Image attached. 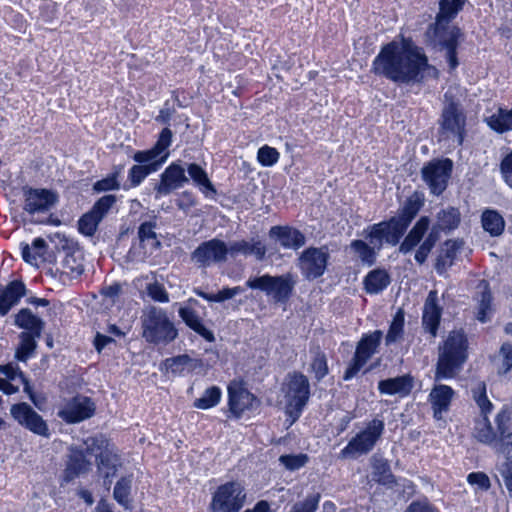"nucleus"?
<instances>
[{"label": "nucleus", "instance_id": "1", "mask_svg": "<svg viewBox=\"0 0 512 512\" xmlns=\"http://www.w3.org/2000/svg\"><path fill=\"white\" fill-rule=\"evenodd\" d=\"M370 71L398 85L422 83L426 74L434 78L439 74L438 69L429 63L424 48L410 37L382 45Z\"/></svg>", "mask_w": 512, "mask_h": 512}, {"label": "nucleus", "instance_id": "2", "mask_svg": "<svg viewBox=\"0 0 512 512\" xmlns=\"http://www.w3.org/2000/svg\"><path fill=\"white\" fill-rule=\"evenodd\" d=\"M425 203V195L421 191H414L406 198L395 216L387 220L367 226L362 235L380 251L385 244L396 246L400 243L408 227L415 219Z\"/></svg>", "mask_w": 512, "mask_h": 512}, {"label": "nucleus", "instance_id": "3", "mask_svg": "<svg viewBox=\"0 0 512 512\" xmlns=\"http://www.w3.org/2000/svg\"><path fill=\"white\" fill-rule=\"evenodd\" d=\"M469 357V340L465 332L452 330L438 347L436 380L453 379Z\"/></svg>", "mask_w": 512, "mask_h": 512}, {"label": "nucleus", "instance_id": "4", "mask_svg": "<svg viewBox=\"0 0 512 512\" xmlns=\"http://www.w3.org/2000/svg\"><path fill=\"white\" fill-rule=\"evenodd\" d=\"M142 338L152 345L166 346L178 337V329L166 310L150 306L141 317Z\"/></svg>", "mask_w": 512, "mask_h": 512}, {"label": "nucleus", "instance_id": "5", "mask_svg": "<svg viewBox=\"0 0 512 512\" xmlns=\"http://www.w3.org/2000/svg\"><path fill=\"white\" fill-rule=\"evenodd\" d=\"M51 241L56 243V248L62 250L65 256L61 262V268L49 267L45 270V275L57 279L63 286L73 285V280L79 278L84 272V266L81 259L77 258L73 252L75 243L59 232L51 237Z\"/></svg>", "mask_w": 512, "mask_h": 512}, {"label": "nucleus", "instance_id": "6", "mask_svg": "<svg viewBox=\"0 0 512 512\" xmlns=\"http://www.w3.org/2000/svg\"><path fill=\"white\" fill-rule=\"evenodd\" d=\"M480 444L504 456L505 464H512V408L503 405L494 416V430Z\"/></svg>", "mask_w": 512, "mask_h": 512}, {"label": "nucleus", "instance_id": "7", "mask_svg": "<svg viewBox=\"0 0 512 512\" xmlns=\"http://www.w3.org/2000/svg\"><path fill=\"white\" fill-rule=\"evenodd\" d=\"M260 399L247 387L242 377L229 381L227 385L228 418L239 420L244 416L250 417L259 409Z\"/></svg>", "mask_w": 512, "mask_h": 512}, {"label": "nucleus", "instance_id": "8", "mask_svg": "<svg viewBox=\"0 0 512 512\" xmlns=\"http://www.w3.org/2000/svg\"><path fill=\"white\" fill-rule=\"evenodd\" d=\"M247 499V492L242 482L230 480L220 484L212 493L208 505L209 512H240Z\"/></svg>", "mask_w": 512, "mask_h": 512}, {"label": "nucleus", "instance_id": "9", "mask_svg": "<svg viewBox=\"0 0 512 512\" xmlns=\"http://www.w3.org/2000/svg\"><path fill=\"white\" fill-rule=\"evenodd\" d=\"M310 394L309 380L302 372L294 371L288 374L285 384L286 413L293 422L300 418Z\"/></svg>", "mask_w": 512, "mask_h": 512}, {"label": "nucleus", "instance_id": "10", "mask_svg": "<svg viewBox=\"0 0 512 512\" xmlns=\"http://www.w3.org/2000/svg\"><path fill=\"white\" fill-rule=\"evenodd\" d=\"M382 338V330H374L362 334L357 342L355 352L342 375L344 381H350L357 376L371 357L378 351Z\"/></svg>", "mask_w": 512, "mask_h": 512}, {"label": "nucleus", "instance_id": "11", "mask_svg": "<svg viewBox=\"0 0 512 512\" xmlns=\"http://www.w3.org/2000/svg\"><path fill=\"white\" fill-rule=\"evenodd\" d=\"M439 132L445 138H453L459 146L466 136V114L457 101L451 100L442 110L439 118Z\"/></svg>", "mask_w": 512, "mask_h": 512}, {"label": "nucleus", "instance_id": "12", "mask_svg": "<svg viewBox=\"0 0 512 512\" xmlns=\"http://www.w3.org/2000/svg\"><path fill=\"white\" fill-rule=\"evenodd\" d=\"M471 393L479 408V415L473 420L472 437L476 442H480L494 430V420L490 419L494 405L488 398L485 382H479L476 387L472 388Z\"/></svg>", "mask_w": 512, "mask_h": 512}, {"label": "nucleus", "instance_id": "13", "mask_svg": "<svg viewBox=\"0 0 512 512\" xmlns=\"http://www.w3.org/2000/svg\"><path fill=\"white\" fill-rule=\"evenodd\" d=\"M385 429L383 420L373 418L364 429L356 433L341 450L343 456L368 454L373 450Z\"/></svg>", "mask_w": 512, "mask_h": 512}, {"label": "nucleus", "instance_id": "14", "mask_svg": "<svg viewBox=\"0 0 512 512\" xmlns=\"http://www.w3.org/2000/svg\"><path fill=\"white\" fill-rule=\"evenodd\" d=\"M228 257V244L216 237L201 242L190 255L192 263L200 269L221 265Z\"/></svg>", "mask_w": 512, "mask_h": 512}, {"label": "nucleus", "instance_id": "15", "mask_svg": "<svg viewBox=\"0 0 512 512\" xmlns=\"http://www.w3.org/2000/svg\"><path fill=\"white\" fill-rule=\"evenodd\" d=\"M452 170L453 161L449 158L434 159L422 167V179L432 195L440 196L443 194L447 189Z\"/></svg>", "mask_w": 512, "mask_h": 512}, {"label": "nucleus", "instance_id": "16", "mask_svg": "<svg viewBox=\"0 0 512 512\" xmlns=\"http://www.w3.org/2000/svg\"><path fill=\"white\" fill-rule=\"evenodd\" d=\"M329 259V248L326 245L306 248L298 258L301 275L309 281L320 278L327 269Z\"/></svg>", "mask_w": 512, "mask_h": 512}, {"label": "nucleus", "instance_id": "17", "mask_svg": "<svg viewBox=\"0 0 512 512\" xmlns=\"http://www.w3.org/2000/svg\"><path fill=\"white\" fill-rule=\"evenodd\" d=\"M23 210L29 215L45 214L59 202L57 191L48 188H35L25 185L21 189Z\"/></svg>", "mask_w": 512, "mask_h": 512}, {"label": "nucleus", "instance_id": "18", "mask_svg": "<svg viewBox=\"0 0 512 512\" xmlns=\"http://www.w3.org/2000/svg\"><path fill=\"white\" fill-rule=\"evenodd\" d=\"M95 412L94 400L89 396L77 393L65 401L63 407L57 412V416L67 424H77L90 419Z\"/></svg>", "mask_w": 512, "mask_h": 512}, {"label": "nucleus", "instance_id": "19", "mask_svg": "<svg viewBox=\"0 0 512 512\" xmlns=\"http://www.w3.org/2000/svg\"><path fill=\"white\" fill-rule=\"evenodd\" d=\"M10 414L20 426L30 432L42 437L50 436L47 422L28 403L13 404L10 408Z\"/></svg>", "mask_w": 512, "mask_h": 512}, {"label": "nucleus", "instance_id": "20", "mask_svg": "<svg viewBox=\"0 0 512 512\" xmlns=\"http://www.w3.org/2000/svg\"><path fill=\"white\" fill-rule=\"evenodd\" d=\"M187 183H189V178L185 175V168L179 161L172 162L160 174L159 182L154 185V197L159 200L184 187Z\"/></svg>", "mask_w": 512, "mask_h": 512}, {"label": "nucleus", "instance_id": "21", "mask_svg": "<svg viewBox=\"0 0 512 512\" xmlns=\"http://www.w3.org/2000/svg\"><path fill=\"white\" fill-rule=\"evenodd\" d=\"M449 23L438 22L435 20L427 29V36L430 39V44L438 51H443L446 43H459L462 37L461 29L457 26H449Z\"/></svg>", "mask_w": 512, "mask_h": 512}, {"label": "nucleus", "instance_id": "22", "mask_svg": "<svg viewBox=\"0 0 512 512\" xmlns=\"http://www.w3.org/2000/svg\"><path fill=\"white\" fill-rule=\"evenodd\" d=\"M283 249L298 250L306 243V237L299 229L290 225H275L268 232Z\"/></svg>", "mask_w": 512, "mask_h": 512}, {"label": "nucleus", "instance_id": "23", "mask_svg": "<svg viewBox=\"0 0 512 512\" xmlns=\"http://www.w3.org/2000/svg\"><path fill=\"white\" fill-rule=\"evenodd\" d=\"M438 290H429L422 315V327L431 338H435L441 323L442 308L437 304Z\"/></svg>", "mask_w": 512, "mask_h": 512}, {"label": "nucleus", "instance_id": "24", "mask_svg": "<svg viewBox=\"0 0 512 512\" xmlns=\"http://www.w3.org/2000/svg\"><path fill=\"white\" fill-rule=\"evenodd\" d=\"M93 445L96 446L100 453L95 456L96 464L99 470L103 471L104 481L110 482V479L115 475L119 465V456L109 448V442L102 440L100 444L97 438H93Z\"/></svg>", "mask_w": 512, "mask_h": 512}, {"label": "nucleus", "instance_id": "25", "mask_svg": "<svg viewBox=\"0 0 512 512\" xmlns=\"http://www.w3.org/2000/svg\"><path fill=\"white\" fill-rule=\"evenodd\" d=\"M87 454H90L89 448L86 450L78 447L71 448L62 476L65 483L73 481L89 469L90 461L87 459Z\"/></svg>", "mask_w": 512, "mask_h": 512}, {"label": "nucleus", "instance_id": "26", "mask_svg": "<svg viewBox=\"0 0 512 512\" xmlns=\"http://www.w3.org/2000/svg\"><path fill=\"white\" fill-rule=\"evenodd\" d=\"M454 393L453 388L445 384H438L433 387L429 394V402L435 419H441L442 413L449 410Z\"/></svg>", "mask_w": 512, "mask_h": 512}, {"label": "nucleus", "instance_id": "27", "mask_svg": "<svg viewBox=\"0 0 512 512\" xmlns=\"http://www.w3.org/2000/svg\"><path fill=\"white\" fill-rule=\"evenodd\" d=\"M414 387V379L410 374L387 378L378 382V391L384 395L408 396Z\"/></svg>", "mask_w": 512, "mask_h": 512}, {"label": "nucleus", "instance_id": "28", "mask_svg": "<svg viewBox=\"0 0 512 512\" xmlns=\"http://www.w3.org/2000/svg\"><path fill=\"white\" fill-rule=\"evenodd\" d=\"M266 246L259 239H252V242L246 240L233 241L228 245V255L236 258L238 255H253L258 261L264 260L266 256Z\"/></svg>", "mask_w": 512, "mask_h": 512}, {"label": "nucleus", "instance_id": "29", "mask_svg": "<svg viewBox=\"0 0 512 512\" xmlns=\"http://www.w3.org/2000/svg\"><path fill=\"white\" fill-rule=\"evenodd\" d=\"M20 250L22 258L26 263L39 267V264L44 262L47 244L43 238L37 237L33 239L31 245L21 242Z\"/></svg>", "mask_w": 512, "mask_h": 512}, {"label": "nucleus", "instance_id": "30", "mask_svg": "<svg viewBox=\"0 0 512 512\" xmlns=\"http://www.w3.org/2000/svg\"><path fill=\"white\" fill-rule=\"evenodd\" d=\"M179 316L191 330L206 341L213 342L215 340L214 333L203 324L202 319L193 308L181 307L179 309Z\"/></svg>", "mask_w": 512, "mask_h": 512}, {"label": "nucleus", "instance_id": "31", "mask_svg": "<svg viewBox=\"0 0 512 512\" xmlns=\"http://www.w3.org/2000/svg\"><path fill=\"white\" fill-rule=\"evenodd\" d=\"M194 362L195 360L188 354H180L162 360L159 370L164 374L182 375L185 371L195 369L196 365Z\"/></svg>", "mask_w": 512, "mask_h": 512}, {"label": "nucleus", "instance_id": "32", "mask_svg": "<svg viewBox=\"0 0 512 512\" xmlns=\"http://www.w3.org/2000/svg\"><path fill=\"white\" fill-rule=\"evenodd\" d=\"M186 171L195 186L199 188V190L206 198H214V196L217 194V190L213 183L210 181L207 172L199 164H188L187 168L185 169V172Z\"/></svg>", "mask_w": 512, "mask_h": 512}, {"label": "nucleus", "instance_id": "33", "mask_svg": "<svg viewBox=\"0 0 512 512\" xmlns=\"http://www.w3.org/2000/svg\"><path fill=\"white\" fill-rule=\"evenodd\" d=\"M461 246L462 241L459 240L449 239L445 241L444 247L441 249L435 262V270L439 275H444L448 268L453 265Z\"/></svg>", "mask_w": 512, "mask_h": 512}, {"label": "nucleus", "instance_id": "34", "mask_svg": "<svg viewBox=\"0 0 512 512\" xmlns=\"http://www.w3.org/2000/svg\"><path fill=\"white\" fill-rule=\"evenodd\" d=\"M15 325L23 329V332L42 335L45 322L35 315L29 308H22L15 315Z\"/></svg>", "mask_w": 512, "mask_h": 512}, {"label": "nucleus", "instance_id": "35", "mask_svg": "<svg viewBox=\"0 0 512 512\" xmlns=\"http://www.w3.org/2000/svg\"><path fill=\"white\" fill-rule=\"evenodd\" d=\"M295 284L291 274L281 276L263 275L247 281V288H293Z\"/></svg>", "mask_w": 512, "mask_h": 512}, {"label": "nucleus", "instance_id": "36", "mask_svg": "<svg viewBox=\"0 0 512 512\" xmlns=\"http://www.w3.org/2000/svg\"><path fill=\"white\" fill-rule=\"evenodd\" d=\"M133 474L121 476L115 483L113 499L124 509L132 507Z\"/></svg>", "mask_w": 512, "mask_h": 512}, {"label": "nucleus", "instance_id": "37", "mask_svg": "<svg viewBox=\"0 0 512 512\" xmlns=\"http://www.w3.org/2000/svg\"><path fill=\"white\" fill-rule=\"evenodd\" d=\"M41 335L21 332L19 334V343L15 350V359L19 362H27L35 353L37 349V339Z\"/></svg>", "mask_w": 512, "mask_h": 512}, {"label": "nucleus", "instance_id": "38", "mask_svg": "<svg viewBox=\"0 0 512 512\" xmlns=\"http://www.w3.org/2000/svg\"><path fill=\"white\" fill-rule=\"evenodd\" d=\"M488 127L498 134L512 131V108H498L491 116L485 119Z\"/></svg>", "mask_w": 512, "mask_h": 512}, {"label": "nucleus", "instance_id": "39", "mask_svg": "<svg viewBox=\"0 0 512 512\" xmlns=\"http://www.w3.org/2000/svg\"><path fill=\"white\" fill-rule=\"evenodd\" d=\"M481 224L483 229L492 237L500 236L505 229L503 216L493 209H486L482 212Z\"/></svg>", "mask_w": 512, "mask_h": 512}, {"label": "nucleus", "instance_id": "40", "mask_svg": "<svg viewBox=\"0 0 512 512\" xmlns=\"http://www.w3.org/2000/svg\"><path fill=\"white\" fill-rule=\"evenodd\" d=\"M436 223L434 224L445 233L455 230L461 221V214L458 208L448 207L441 209L436 215Z\"/></svg>", "mask_w": 512, "mask_h": 512}, {"label": "nucleus", "instance_id": "41", "mask_svg": "<svg viewBox=\"0 0 512 512\" xmlns=\"http://www.w3.org/2000/svg\"><path fill=\"white\" fill-rule=\"evenodd\" d=\"M350 248L363 264L368 266L375 264L379 252L375 245H371L364 240L356 239L351 241Z\"/></svg>", "mask_w": 512, "mask_h": 512}, {"label": "nucleus", "instance_id": "42", "mask_svg": "<svg viewBox=\"0 0 512 512\" xmlns=\"http://www.w3.org/2000/svg\"><path fill=\"white\" fill-rule=\"evenodd\" d=\"M464 3L465 0H440L439 12L435 17V20H438V22L450 23L463 9Z\"/></svg>", "mask_w": 512, "mask_h": 512}, {"label": "nucleus", "instance_id": "43", "mask_svg": "<svg viewBox=\"0 0 512 512\" xmlns=\"http://www.w3.org/2000/svg\"><path fill=\"white\" fill-rule=\"evenodd\" d=\"M169 153H165L161 155L156 149L151 147L147 150H138L136 151L132 159L140 164V165H157V171L163 166V164L167 161Z\"/></svg>", "mask_w": 512, "mask_h": 512}, {"label": "nucleus", "instance_id": "44", "mask_svg": "<svg viewBox=\"0 0 512 512\" xmlns=\"http://www.w3.org/2000/svg\"><path fill=\"white\" fill-rule=\"evenodd\" d=\"M405 314L399 309L393 316L389 329L385 336V344L387 346L400 341L404 336Z\"/></svg>", "mask_w": 512, "mask_h": 512}, {"label": "nucleus", "instance_id": "45", "mask_svg": "<svg viewBox=\"0 0 512 512\" xmlns=\"http://www.w3.org/2000/svg\"><path fill=\"white\" fill-rule=\"evenodd\" d=\"M157 172V165H133L128 171V182L129 186L123 188H136L142 184V182L150 175Z\"/></svg>", "mask_w": 512, "mask_h": 512}, {"label": "nucleus", "instance_id": "46", "mask_svg": "<svg viewBox=\"0 0 512 512\" xmlns=\"http://www.w3.org/2000/svg\"><path fill=\"white\" fill-rule=\"evenodd\" d=\"M222 397L220 387L213 385L205 389L202 396L194 401V407L202 410H208L217 406Z\"/></svg>", "mask_w": 512, "mask_h": 512}, {"label": "nucleus", "instance_id": "47", "mask_svg": "<svg viewBox=\"0 0 512 512\" xmlns=\"http://www.w3.org/2000/svg\"><path fill=\"white\" fill-rule=\"evenodd\" d=\"M28 290H0V315L5 316L11 308L18 304Z\"/></svg>", "mask_w": 512, "mask_h": 512}, {"label": "nucleus", "instance_id": "48", "mask_svg": "<svg viewBox=\"0 0 512 512\" xmlns=\"http://www.w3.org/2000/svg\"><path fill=\"white\" fill-rule=\"evenodd\" d=\"M391 282L390 275L385 269H374L364 279V288H387Z\"/></svg>", "mask_w": 512, "mask_h": 512}, {"label": "nucleus", "instance_id": "49", "mask_svg": "<svg viewBox=\"0 0 512 512\" xmlns=\"http://www.w3.org/2000/svg\"><path fill=\"white\" fill-rule=\"evenodd\" d=\"M100 223L101 220L89 210L79 218L77 222L78 231L84 236L92 237Z\"/></svg>", "mask_w": 512, "mask_h": 512}, {"label": "nucleus", "instance_id": "50", "mask_svg": "<svg viewBox=\"0 0 512 512\" xmlns=\"http://www.w3.org/2000/svg\"><path fill=\"white\" fill-rule=\"evenodd\" d=\"M492 290H482L476 319L481 323L490 321L492 314Z\"/></svg>", "mask_w": 512, "mask_h": 512}, {"label": "nucleus", "instance_id": "51", "mask_svg": "<svg viewBox=\"0 0 512 512\" xmlns=\"http://www.w3.org/2000/svg\"><path fill=\"white\" fill-rule=\"evenodd\" d=\"M116 201L117 198L115 195H104L93 204L90 211L102 221L110 209L114 206Z\"/></svg>", "mask_w": 512, "mask_h": 512}, {"label": "nucleus", "instance_id": "52", "mask_svg": "<svg viewBox=\"0 0 512 512\" xmlns=\"http://www.w3.org/2000/svg\"><path fill=\"white\" fill-rule=\"evenodd\" d=\"M280 158V153L274 147L263 145L257 151V161L262 167L274 166Z\"/></svg>", "mask_w": 512, "mask_h": 512}, {"label": "nucleus", "instance_id": "53", "mask_svg": "<svg viewBox=\"0 0 512 512\" xmlns=\"http://www.w3.org/2000/svg\"><path fill=\"white\" fill-rule=\"evenodd\" d=\"M311 369L315 374V378L320 381L329 374V366L326 354L318 350L312 358Z\"/></svg>", "mask_w": 512, "mask_h": 512}, {"label": "nucleus", "instance_id": "54", "mask_svg": "<svg viewBox=\"0 0 512 512\" xmlns=\"http://www.w3.org/2000/svg\"><path fill=\"white\" fill-rule=\"evenodd\" d=\"M279 461L287 470L296 471L309 462V456L304 453L284 454L279 457Z\"/></svg>", "mask_w": 512, "mask_h": 512}, {"label": "nucleus", "instance_id": "55", "mask_svg": "<svg viewBox=\"0 0 512 512\" xmlns=\"http://www.w3.org/2000/svg\"><path fill=\"white\" fill-rule=\"evenodd\" d=\"M321 500V494L315 492L309 494L304 500L293 505L290 512H316Z\"/></svg>", "mask_w": 512, "mask_h": 512}, {"label": "nucleus", "instance_id": "56", "mask_svg": "<svg viewBox=\"0 0 512 512\" xmlns=\"http://www.w3.org/2000/svg\"><path fill=\"white\" fill-rule=\"evenodd\" d=\"M498 355L501 360L499 373L506 374L512 369V342L502 343Z\"/></svg>", "mask_w": 512, "mask_h": 512}, {"label": "nucleus", "instance_id": "57", "mask_svg": "<svg viewBox=\"0 0 512 512\" xmlns=\"http://www.w3.org/2000/svg\"><path fill=\"white\" fill-rule=\"evenodd\" d=\"M241 291L242 290H217L216 293H213L206 290H195V292L202 298L216 302L229 300Z\"/></svg>", "mask_w": 512, "mask_h": 512}, {"label": "nucleus", "instance_id": "58", "mask_svg": "<svg viewBox=\"0 0 512 512\" xmlns=\"http://www.w3.org/2000/svg\"><path fill=\"white\" fill-rule=\"evenodd\" d=\"M172 138L173 133L171 129L168 126L164 127L159 133L156 143L152 147L156 149L161 155H164L165 153H168L167 149L172 144Z\"/></svg>", "mask_w": 512, "mask_h": 512}, {"label": "nucleus", "instance_id": "59", "mask_svg": "<svg viewBox=\"0 0 512 512\" xmlns=\"http://www.w3.org/2000/svg\"><path fill=\"white\" fill-rule=\"evenodd\" d=\"M405 512H440L427 497L413 500L406 508Z\"/></svg>", "mask_w": 512, "mask_h": 512}, {"label": "nucleus", "instance_id": "60", "mask_svg": "<svg viewBox=\"0 0 512 512\" xmlns=\"http://www.w3.org/2000/svg\"><path fill=\"white\" fill-rule=\"evenodd\" d=\"M121 187L119 180L114 179L109 174L102 178L101 180L96 181L93 184V191L96 193L107 192L119 190Z\"/></svg>", "mask_w": 512, "mask_h": 512}, {"label": "nucleus", "instance_id": "61", "mask_svg": "<svg viewBox=\"0 0 512 512\" xmlns=\"http://www.w3.org/2000/svg\"><path fill=\"white\" fill-rule=\"evenodd\" d=\"M467 482L470 485H477L481 490L487 491L491 487L488 475L484 472H471L467 476Z\"/></svg>", "mask_w": 512, "mask_h": 512}, {"label": "nucleus", "instance_id": "62", "mask_svg": "<svg viewBox=\"0 0 512 512\" xmlns=\"http://www.w3.org/2000/svg\"><path fill=\"white\" fill-rule=\"evenodd\" d=\"M500 173L503 181L512 188V150L501 160Z\"/></svg>", "mask_w": 512, "mask_h": 512}, {"label": "nucleus", "instance_id": "63", "mask_svg": "<svg viewBox=\"0 0 512 512\" xmlns=\"http://www.w3.org/2000/svg\"><path fill=\"white\" fill-rule=\"evenodd\" d=\"M459 43H446V47L443 48L445 51V59L448 63L449 70L454 71L459 66V60L457 55Z\"/></svg>", "mask_w": 512, "mask_h": 512}, {"label": "nucleus", "instance_id": "64", "mask_svg": "<svg viewBox=\"0 0 512 512\" xmlns=\"http://www.w3.org/2000/svg\"><path fill=\"white\" fill-rule=\"evenodd\" d=\"M422 238L417 234H414L411 230L405 236L403 241L400 243L399 252L407 254L411 252L417 245L420 244Z\"/></svg>", "mask_w": 512, "mask_h": 512}]
</instances>
